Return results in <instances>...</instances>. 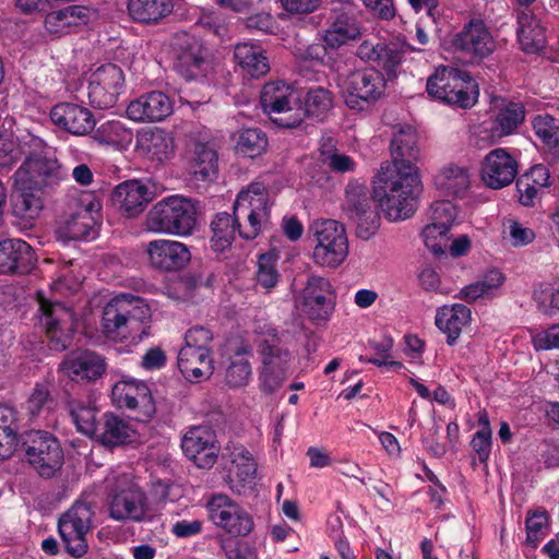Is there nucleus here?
Wrapping results in <instances>:
<instances>
[{"label": "nucleus", "mask_w": 559, "mask_h": 559, "mask_svg": "<svg viewBox=\"0 0 559 559\" xmlns=\"http://www.w3.org/2000/svg\"><path fill=\"white\" fill-rule=\"evenodd\" d=\"M153 198L152 187L139 179L126 180L119 183L111 193L114 205L129 218L141 214Z\"/></svg>", "instance_id": "5701e85b"}, {"label": "nucleus", "mask_w": 559, "mask_h": 559, "mask_svg": "<svg viewBox=\"0 0 559 559\" xmlns=\"http://www.w3.org/2000/svg\"><path fill=\"white\" fill-rule=\"evenodd\" d=\"M50 120L59 129L73 135H86L95 127V118L92 111L74 103H58L50 109Z\"/></svg>", "instance_id": "a878e982"}, {"label": "nucleus", "mask_w": 559, "mask_h": 559, "mask_svg": "<svg viewBox=\"0 0 559 559\" xmlns=\"http://www.w3.org/2000/svg\"><path fill=\"white\" fill-rule=\"evenodd\" d=\"M32 147L41 150L44 141L33 134L14 140L12 136L0 135V173L9 171L23 157H27Z\"/></svg>", "instance_id": "58836bf2"}, {"label": "nucleus", "mask_w": 559, "mask_h": 559, "mask_svg": "<svg viewBox=\"0 0 559 559\" xmlns=\"http://www.w3.org/2000/svg\"><path fill=\"white\" fill-rule=\"evenodd\" d=\"M52 403L50 392L46 384L37 383L27 400V411L32 416H38Z\"/></svg>", "instance_id": "69168bd1"}, {"label": "nucleus", "mask_w": 559, "mask_h": 559, "mask_svg": "<svg viewBox=\"0 0 559 559\" xmlns=\"http://www.w3.org/2000/svg\"><path fill=\"white\" fill-rule=\"evenodd\" d=\"M516 37L520 48L526 53H537L546 46V29L530 9L518 13Z\"/></svg>", "instance_id": "f704fd0d"}, {"label": "nucleus", "mask_w": 559, "mask_h": 559, "mask_svg": "<svg viewBox=\"0 0 559 559\" xmlns=\"http://www.w3.org/2000/svg\"><path fill=\"white\" fill-rule=\"evenodd\" d=\"M134 430L120 416L104 413L95 439L106 447H119L132 441Z\"/></svg>", "instance_id": "79ce46f5"}, {"label": "nucleus", "mask_w": 559, "mask_h": 559, "mask_svg": "<svg viewBox=\"0 0 559 559\" xmlns=\"http://www.w3.org/2000/svg\"><path fill=\"white\" fill-rule=\"evenodd\" d=\"M519 164L507 148H495L484 157L480 167V178L490 189H502L516 178Z\"/></svg>", "instance_id": "aec40b11"}, {"label": "nucleus", "mask_w": 559, "mask_h": 559, "mask_svg": "<svg viewBox=\"0 0 559 559\" xmlns=\"http://www.w3.org/2000/svg\"><path fill=\"white\" fill-rule=\"evenodd\" d=\"M124 88L126 79L122 69L115 63L102 64L87 78L88 103L96 109L112 108Z\"/></svg>", "instance_id": "dca6fc26"}, {"label": "nucleus", "mask_w": 559, "mask_h": 559, "mask_svg": "<svg viewBox=\"0 0 559 559\" xmlns=\"http://www.w3.org/2000/svg\"><path fill=\"white\" fill-rule=\"evenodd\" d=\"M332 105V93L322 86H313L307 91L304 106L299 102L294 114L287 117L274 118L273 122L285 129H295L304 122L306 116L319 120L323 119Z\"/></svg>", "instance_id": "412c9836"}, {"label": "nucleus", "mask_w": 559, "mask_h": 559, "mask_svg": "<svg viewBox=\"0 0 559 559\" xmlns=\"http://www.w3.org/2000/svg\"><path fill=\"white\" fill-rule=\"evenodd\" d=\"M212 523L231 536H248L253 527L252 515L225 493H215L206 502Z\"/></svg>", "instance_id": "f3484780"}, {"label": "nucleus", "mask_w": 559, "mask_h": 559, "mask_svg": "<svg viewBox=\"0 0 559 559\" xmlns=\"http://www.w3.org/2000/svg\"><path fill=\"white\" fill-rule=\"evenodd\" d=\"M197 207L191 199L169 195L155 203L145 218L146 229L173 236H190L197 226Z\"/></svg>", "instance_id": "20e7f679"}, {"label": "nucleus", "mask_w": 559, "mask_h": 559, "mask_svg": "<svg viewBox=\"0 0 559 559\" xmlns=\"http://www.w3.org/2000/svg\"><path fill=\"white\" fill-rule=\"evenodd\" d=\"M212 341L213 332L203 325L192 326L185 335V345H191L193 348L211 349Z\"/></svg>", "instance_id": "774afa93"}, {"label": "nucleus", "mask_w": 559, "mask_h": 559, "mask_svg": "<svg viewBox=\"0 0 559 559\" xmlns=\"http://www.w3.org/2000/svg\"><path fill=\"white\" fill-rule=\"evenodd\" d=\"M231 462L237 467V476L241 481H250L257 473V463L245 447H236L231 452Z\"/></svg>", "instance_id": "6e6d98bb"}, {"label": "nucleus", "mask_w": 559, "mask_h": 559, "mask_svg": "<svg viewBox=\"0 0 559 559\" xmlns=\"http://www.w3.org/2000/svg\"><path fill=\"white\" fill-rule=\"evenodd\" d=\"M311 241L316 242L312 259L323 267L340 266L348 254L345 227L334 219H317L308 228Z\"/></svg>", "instance_id": "9d476101"}, {"label": "nucleus", "mask_w": 559, "mask_h": 559, "mask_svg": "<svg viewBox=\"0 0 559 559\" xmlns=\"http://www.w3.org/2000/svg\"><path fill=\"white\" fill-rule=\"evenodd\" d=\"M332 285L329 280L312 275L308 278L301 295V310L307 318L316 323L330 319L334 302Z\"/></svg>", "instance_id": "6ab92c4d"}, {"label": "nucleus", "mask_w": 559, "mask_h": 559, "mask_svg": "<svg viewBox=\"0 0 559 559\" xmlns=\"http://www.w3.org/2000/svg\"><path fill=\"white\" fill-rule=\"evenodd\" d=\"M185 455L200 468H211L217 459L215 435L206 426L190 428L181 440Z\"/></svg>", "instance_id": "4be33fe9"}, {"label": "nucleus", "mask_w": 559, "mask_h": 559, "mask_svg": "<svg viewBox=\"0 0 559 559\" xmlns=\"http://www.w3.org/2000/svg\"><path fill=\"white\" fill-rule=\"evenodd\" d=\"M139 150L151 159L163 162L173 154V139L162 130L155 129L143 132L138 140Z\"/></svg>", "instance_id": "8fccbe9b"}, {"label": "nucleus", "mask_w": 559, "mask_h": 559, "mask_svg": "<svg viewBox=\"0 0 559 559\" xmlns=\"http://www.w3.org/2000/svg\"><path fill=\"white\" fill-rule=\"evenodd\" d=\"M108 514L121 523H146L154 520L145 491L128 476L119 478L108 497Z\"/></svg>", "instance_id": "0eeeda50"}, {"label": "nucleus", "mask_w": 559, "mask_h": 559, "mask_svg": "<svg viewBox=\"0 0 559 559\" xmlns=\"http://www.w3.org/2000/svg\"><path fill=\"white\" fill-rule=\"evenodd\" d=\"M379 57L377 64L381 67L388 74L394 72L396 67L402 62L404 51L395 43L379 44Z\"/></svg>", "instance_id": "13d9d810"}, {"label": "nucleus", "mask_w": 559, "mask_h": 559, "mask_svg": "<svg viewBox=\"0 0 559 559\" xmlns=\"http://www.w3.org/2000/svg\"><path fill=\"white\" fill-rule=\"evenodd\" d=\"M526 544L537 548L539 542L547 535V518L544 513H534L526 519Z\"/></svg>", "instance_id": "680f3d73"}, {"label": "nucleus", "mask_w": 559, "mask_h": 559, "mask_svg": "<svg viewBox=\"0 0 559 559\" xmlns=\"http://www.w3.org/2000/svg\"><path fill=\"white\" fill-rule=\"evenodd\" d=\"M519 202L524 206H534L543 189L551 186L547 166L536 164L522 174L515 182Z\"/></svg>", "instance_id": "c9c22d12"}, {"label": "nucleus", "mask_w": 559, "mask_h": 559, "mask_svg": "<svg viewBox=\"0 0 559 559\" xmlns=\"http://www.w3.org/2000/svg\"><path fill=\"white\" fill-rule=\"evenodd\" d=\"M393 167L391 170H418L419 148L417 146V133L412 127L400 128L394 132L390 143Z\"/></svg>", "instance_id": "c85d7f7f"}, {"label": "nucleus", "mask_w": 559, "mask_h": 559, "mask_svg": "<svg viewBox=\"0 0 559 559\" xmlns=\"http://www.w3.org/2000/svg\"><path fill=\"white\" fill-rule=\"evenodd\" d=\"M27 462L43 478H51L63 465V451L58 439L44 430H32L23 442Z\"/></svg>", "instance_id": "4468645a"}, {"label": "nucleus", "mask_w": 559, "mask_h": 559, "mask_svg": "<svg viewBox=\"0 0 559 559\" xmlns=\"http://www.w3.org/2000/svg\"><path fill=\"white\" fill-rule=\"evenodd\" d=\"M251 373V365L247 359H234L226 369V383L230 388L245 386L248 384Z\"/></svg>", "instance_id": "bf43d9fd"}, {"label": "nucleus", "mask_w": 559, "mask_h": 559, "mask_svg": "<svg viewBox=\"0 0 559 559\" xmlns=\"http://www.w3.org/2000/svg\"><path fill=\"white\" fill-rule=\"evenodd\" d=\"M535 135L542 141L545 154L551 163L559 162V126L549 114L536 115L532 121Z\"/></svg>", "instance_id": "de8ad7c7"}, {"label": "nucleus", "mask_w": 559, "mask_h": 559, "mask_svg": "<svg viewBox=\"0 0 559 559\" xmlns=\"http://www.w3.org/2000/svg\"><path fill=\"white\" fill-rule=\"evenodd\" d=\"M150 321L151 309L143 298L120 294L104 307L102 329L109 338L138 344L148 336Z\"/></svg>", "instance_id": "f03ea898"}, {"label": "nucleus", "mask_w": 559, "mask_h": 559, "mask_svg": "<svg viewBox=\"0 0 559 559\" xmlns=\"http://www.w3.org/2000/svg\"><path fill=\"white\" fill-rule=\"evenodd\" d=\"M20 414L9 404H0V459H9L17 449Z\"/></svg>", "instance_id": "a18cd8bd"}, {"label": "nucleus", "mask_w": 559, "mask_h": 559, "mask_svg": "<svg viewBox=\"0 0 559 559\" xmlns=\"http://www.w3.org/2000/svg\"><path fill=\"white\" fill-rule=\"evenodd\" d=\"M435 183L443 194L462 198L471 186L469 170L466 166L450 163L441 168Z\"/></svg>", "instance_id": "c03bdc74"}, {"label": "nucleus", "mask_w": 559, "mask_h": 559, "mask_svg": "<svg viewBox=\"0 0 559 559\" xmlns=\"http://www.w3.org/2000/svg\"><path fill=\"white\" fill-rule=\"evenodd\" d=\"M100 223L93 214V203L87 207H82L63 223L57 229V235L66 241H90L98 237Z\"/></svg>", "instance_id": "c756f323"}, {"label": "nucleus", "mask_w": 559, "mask_h": 559, "mask_svg": "<svg viewBox=\"0 0 559 559\" xmlns=\"http://www.w3.org/2000/svg\"><path fill=\"white\" fill-rule=\"evenodd\" d=\"M93 13V10L88 7L68 5L48 13L45 17V28L49 34L60 37L69 34L72 27L86 25Z\"/></svg>", "instance_id": "72a5a7b5"}, {"label": "nucleus", "mask_w": 559, "mask_h": 559, "mask_svg": "<svg viewBox=\"0 0 559 559\" xmlns=\"http://www.w3.org/2000/svg\"><path fill=\"white\" fill-rule=\"evenodd\" d=\"M471 309L463 304L443 306L437 310L435 323L447 334V344L454 346L464 326L471 321Z\"/></svg>", "instance_id": "4c0bfd02"}, {"label": "nucleus", "mask_w": 559, "mask_h": 559, "mask_svg": "<svg viewBox=\"0 0 559 559\" xmlns=\"http://www.w3.org/2000/svg\"><path fill=\"white\" fill-rule=\"evenodd\" d=\"M34 260L32 247L22 239H4L0 241V273H26Z\"/></svg>", "instance_id": "2f4dec72"}, {"label": "nucleus", "mask_w": 559, "mask_h": 559, "mask_svg": "<svg viewBox=\"0 0 559 559\" xmlns=\"http://www.w3.org/2000/svg\"><path fill=\"white\" fill-rule=\"evenodd\" d=\"M64 407L78 432L94 438L102 421L99 408L90 401L67 397Z\"/></svg>", "instance_id": "e433bc0d"}, {"label": "nucleus", "mask_w": 559, "mask_h": 559, "mask_svg": "<svg viewBox=\"0 0 559 559\" xmlns=\"http://www.w3.org/2000/svg\"><path fill=\"white\" fill-rule=\"evenodd\" d=\"M267 147L265 132L259 128H245L238 132L236 151L238 154L254 158L261 155Z\"/></svg>", "instance_id": "864d4df0"}, {"label": "nucleus", "mask_w": 559, "mask_h": 559, "mask_svg": "<svg viewBox=\"0 0 559 559\" xmlns=\"http://www.w3.org/2000/svg\"><path fill=\"white\" fill-rule=\"evenodd\" d=\"M360 34L356 15L337 13L330 24V27L325 31L323 40L329 48L338 49L349 40L358 38Z\"/></svg>", "instance_id": "49530a36"}, {"label": "nucleus", "mask_w": 559, "mask_h": 559, "mask_svg": "<svg viewBox=\"0 0 559 559\" xmlns=\"http://www.w3.org/2000/svg\"><path fill=\"white\" fill-rule=\"evenodd\" d=\"M533 298L537 309L547 317H554L559 313V287L557 289L546 286L536 289Z\"/></svg>", "instance_id": "4d7b16f0"}, {"label": "nucleus", "mask_w": 559, "mask_h": 559, "mask_svg": "<svg viewBox=\"0 0 559 559\" xmlns=\"http://www.w3.org/2000/svg\"><path fill=\"white\" fill-rule=\"evenodd\" d=\"M525 116L523 103L508 102L497 112L492 129L499 136L510 135L524 122Z\"/></svg>", "instance_id": "603ef678"}, {"label": "nucleus", "mask_w": 559, "mask_h": 559, "mask_svg": "<svg viewBox=\"0 0 559 559\" xmlns=\"http://www.w3.org/2000/svg\"><path fill=\"white\" fill-rule=\"evenodd\" d=\"M298 92L282 81L265 83L260 94V105L271 119L287 117L296 111Z\"/></svg>", "instance_id": "393cba45"}, {"label": "nucleus", "mask_w": 559, "mask_h": 559, "mask_svg": "<svg viewBox=\"0 0 559 559\" xmlns=\"http://www.w3.org/2000/svg\"><path fill=\"white\" fill-rule=\"evenodd\" d=\"M428 96L441 104L467 109L478 98V85L471 74L454 67L441 66L427 79Z\"/></svg>", "instance_id": "7ed1b4c3"}, {"label": "nucleus", "mask_w": 559, "mask_h": 559, "mask_svg": "<svg viewBox=\"0 0 559 559\" xmlns=\"http://www.w3.org/2000/svg\"><path fill=\"white\" fill-rule=\"evenodd\" d=\"M449 231L443 226L428 223L421 231L425 246L436 255L444 254L450 239Z\"/></svg>", "instance_id": "5fc2aeb1"}, {"label": "nucleus", "mask_w": 559, "mask_h": 559, "mask_svg": "<svg viewBox=\"0 0 559 559\" xmlns=\"http://www.w3.org/2000/svg\"><path fill=\"white\" fill-rule=\"evenodd\" d=\"M111 402L120 409L133 412V418L141 423L150 421L156 413L147 383L131 377H122L112 385Z\"/></svg>", "instance_id": "2eb2a0df"}, {"label": "nucleus", "mask_w": 559, "mask_h": 559, "mask_svg": "<svg viewBox=\"0 0 559 559\" xmlns=\"http://www.w3.org/2000/svg\"><path fill=\"white\" fill-rule=\"evenodd\" d=\"M60 367L72 381L95 382L105 374L107 364L95 352L82 350L68 355Z\"/></svg>", "instance_id": "cd10ccee"}, {"label": "nucleus", "mask_w": 559, "mask_h": 559, "mask_svg": "<svg viewBox=\"0 0 559 559\" xmlns=\"http://www.w3.org/2000/svg\"><path fill=\"white\" fill-rule=\"evenodd\" d=\"M146 253L150 264L160 271H179L183 269L191 259L189 248L176 240L155 239L146 245Z\"/></svg>", "instance_id": "b1692460"}, {"label": "nucleus", "mask_w": 559, "mask_h": 559, "mask_svg": "<svg viewBox=\"0 0 559 559\" xmlns=\"http://www.w3.org/2000/svg\"><path fill=\"white\" fill-rule=\"evenodd\" d=\"M456 207L448 200L436 201L430 206V222L450 230L456 218Z\"/></svg>", "instance_id": "052dcab7"}, {"label": "nucleus", "mask_w": 559, "mask_h": 559, "mask_svg": "<svg viewBox=\"0 0 559 559\" xmlns=\"http://www.w3.org/2000/svg\"><path fill=\"white\" fill-rule=\"evenodd\" d=\"M233 209L242 239L257 238L270 222L271 204L262 183H252L247 190L240 191Z\"/></svg>", "instance_id": "6e6552de"}, {"label": "nucleus", "mask_w": 559, "mask_h": 559, "mask_svg": "<svg viewBox=\"0 0 559 559\" xmlns=\"http://www.w3.org/2000/svg\"><path fill=\"white\" fill-rule=\"evenodd\" d=\"M453 51L466 63L479 64L497 49V41L487 24L472 19L451 39Z\"/></svg>", "instance_id": "ddd939ff"}, {"label": "nucleus", "mask_w": 559, "mask_h": 559, "mask_svg": "<svg viewBox=\"0 0 559 559\" xmlns=\"http://www.w3.org/2000/svg\"><path fill=\"white\" fill-rule=\"evenodd\" d=\"M234 58L245 76L260 79L270 71L269 58L259 45L237 44L234 49Z\"/></svg>", "instance_id": "ea45409f"}, {"label": "nucleus", "mask_w": 559, "mask_h": 559, "mask_svg": "<svg viewBox=\"0 0 559 559\" xmlns=\"http://www.w3.org/2000/svg\"><path fill=\"white\" fill-rule=\"evenodd\" d=\"M94 511L90 503L74 502L58 520V532L66 552L72 558H82L88 551L87 535L92 527Z\"/></svg>", "instance_id": "f8f14e48"}, {"label": "nucleus", "mask_w": 559, "mask_h": 559, "mask_svg": "<svg viewBox=\"0 0 559 559\" xmlns=\"http://www.w3.org/2000/svg\"><path fill=\"white\" fill-rule=\"evenodd\" d=\"M171 47L174 70L186 81H203L213 72V56L197 35L179 31L173 37Z\"/></svg>", "instance_id": "39448f33"}, {"label": "nucleus", "mask_w": 559, "mask_h": 559, "mask_svg": "<svg viewBox=\"0 0 559 559\" xmlns=\"http://www.w3.org/2000/svg\"><path fill=\"white\" fill-rule=\"evenodd\" d=\"M338 86L344 102L352 110L364 111L381 99L386 91V79L376 68H362L338 74Z\"/></svg>", "instance_id": "423d86ee"}, {"label": "nucleus", "mask_w": 559, "mask_h": 559, "mask_svg": "<svg viewBox=\"0 0 559 559\" xmlns=\"http://www.w3.org/2000/svg\"><path fill=\"white\" fill-rule=\"evenodd\" d=\"M90 139L99 146H110L115 150H126L133 140L130 128L117 119L106 120L90 132Z\"/></svg>", "instance_id": "a19ab883"}, {"label": "nucleus", "mask_w": 559, "mask_h": 559, "mask_svg": "<svg viewBox=\"0 0 559 559\" xmlns=\"http://www.w3.org/2000/svg\"><path fill=\"white\" fill-rule=\"evenodd\" d=\"M174 9L171 0H129L128 12L131 19L143 24H155Z\"/></svg>", "instance_id": "09e8293b"}, {"label": "nucleus", "mask_w": 559, "mask_h": 559, "mask_svg": "<svg viewBox=\"0 0 559 559\" xmlns=\"http://www.w3.org/2000/svg\"><path fill=\"white\" fill-rule=\"evenodd\" d=\"M423 188L419 171L391 170L390 165H381L372 179L371 198L367 187L358 180L347 183L344 211L356 224L357 235L369 239L380 226V215L374 202L389 221H405L417 211Z\"/></svg>", "instance_id": "f257e3e1"}, {"label": "nucleus", "mask_w": 559, "mask_h": 559, "mask_svg": "<svg viewBox=\"0 0 559 559\" xmlns=\"http://www.w3.org/2000/svg\"><path fill=\"white\" fill-rule=\"evenodd\" d=\"M194 29L201 27L206 34L223 38L227 33L225 20L216 12L203 14L194 24Z\"/></svg>", "instance_id": "338daca9"}, {"label": "nucleus", "mask_w": 559, "mask_h": 559, "mask_svg": "<svg viewBox=\"0 0 559 559\" xmlns=\"http://www.w3.org/2000/svg\"><path fill=\"white\" fill-rule=\"evenodd\" d=\"M178 368L191 382H199L213 373L212 349L193 348L183 345L178 353Z\"/></svg>", "instance_id": "473e14b6"}, {"label": "nucleus", "mask_w": 559, "mask_h": 559, "mask_svg": "<svg viewBox=\"0 0 559 559\" xmlns=\"http://www.w3.org/2000/svg\"><path fill=\"white\" fill-rule=\"evenodd\" d=\"M274 262L275 259L272 253H263L259 257L257 280L258 283L265 288L274 287L278 281Z\"/></svg>", "instance_id": "e2e57ef3"}, {"label": "nucleus", "mask_w": 559, "mask_h": 559, "mask_svg": "<svg viewBox=\"0 0 559 559\" xmlns=\"http://www.w3.org/2000/svg\"><path fill=\"white\" fill-rule=\"evenodd\" d=\"M37 301L36 319L46 333L49 349L57 353L68 349L74 330L73 311L62 302L48 300L41 292L37 293Z\"/></svg>", "instance_id": "9b49d317"}, {"label": "nucleus", "mask_w": 559, "mask_h": 559, "mask_svg": "<svg viewBox=\"0 0 559 559\" xmlns=\"http://www.w3.org/2000/svg\"><path fill=\"white\" fill-rule=\"evenodd\" d=\"M243 25L250 32H260L269 35L274 34L277 28L275 19L267 12H258L243 17Z\"/></svg>", "instance_id": "0e129e2a"}, {"label": "nucleus", "mask_w": 559, "mask_h": 559, "mask_svg": "<svg viewBox=\"0 0 559 559\" xmlns=\"http://www.w3.org/2000/svg\"><path fill=\"white\" fill-rule=\"evenodd\" d=\"M238 225L234 214L227 212H219L211 222V229L213 236L211 238V247L216 252H224L229 249L236 233H238Z\"/></svg>", "instance_id": "3c124183"}, {"label": "nucleus", "mask_w": 559, "mask_h": 559, "mask_svg": "<svg viewBox=\"0 0 559 559\" xmlns=\"http://www.w3.org/2000/svg\"><path fill=\"white\" fill-rule=\"evenodd\" d=\"M258 344L263 368L259 376L260 389L265 394H273L284 383L290 353L281 345V337L275 328L264 325Z\"/></svg>", "instance_id": "1a4fd4ad"}, {"label": "nucleus", "mask_w": 559, "mask_h": 559, "mask_svg": "<svg viewBox=\"0 0 559 559\" xmlns=\"http://www.w3.org/2000/svg\"><path fill=\"white\" fill-rule=\"evenodd\" d=\"M41 150L32 147L23 164L13 175V180L20 185L29 183L40 190L44 187L58 185L67 176L58 159L41 154Z\"/></svg>", "instance_id": "a211bd4d"}, {"label": "nucleus", "mask_w": 559, "mask_h": 559, "mask_svg": "<svg viewBox=\"0 0 559 559\" xmlns=\"http://www.w3.org/2000/svg\"><path fill=\"white\" fill-rule=\"evenodd\" d=\"M218 156L210 143L197 142L189 160V171L194 180L213 181L217 176Z\"/></svg>", "instance_id": "37998d69"}, {"label": "nucleus", "mask_w": 559, "mask_h": 559, "mask_svg": "<svg viewBox=\"0 0 559 559\" xmlns=\"http://www.w3.org/2000/svg\"><path fill=\"white\" fill-rule=\"evenodd\" d=\"M13 181L14 191L11 197L12 215L20 219L19 225L23 228H29L43 209L40 190L28 182L22 186L17 181Z\"/></svg>", "instance_id": "7c9ffc66"}, {"label": "nucleus", "mask_w": 559, "mask_h": 559, "mask_svg": "<svg viewBox=\"0 0 559 559\" xmlns=\"http://www.w3.org/2000/svg\"><path fill=\"white\" fill-rule=\"evenodd\" d=\"M173 114V102L167 94L152 91L130 102L127 116L136 122L163 121Z\"/></svg>", "instance_id": "bb28decb"}]
</instances>
